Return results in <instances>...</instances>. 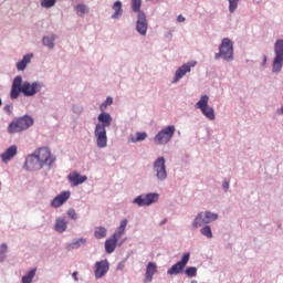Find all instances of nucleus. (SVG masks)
<instances>
[{
  "mask_svg": "<svg viewBox=\"0 0 283 283\" xmlns=\"http://www.w3.org/2000/svg\"><path fill=\"white\" fill-rule=\"evenodd\" d=\"M154 202H158V193L140 195L133 201V203L138 205V207H149V205H154Z\"/></svg>",
  "mask_w": 283,
  "mask_h": 283,
  "instance_id": "10",
  "label": "nucleus"
},
{
  "mask_svg": "<svg viewBox=\"0 0 283 283\" xmlns=\"http://www.w3.org/2000/svg\"><path fill=\"white\" fill-rule=\"evenodd\" d=\"M38 92H41V83L33 82H23L22 83V94L24 96H34Z\"/></svg>",
  "mask_w": 283,
  "mask_h": 283,
  "instance_id": "14",
  "label": "nucleus"
},
{
  "mask_svg": "<svg viewBox=\"0 0 283 283\" xmlns=\"http://www.w3.org/2000/svg\"><path fill=\"white\" fill-rule=\"evenodd\" d=\"M153 169L158 180H167V166L165 165V157H158L153 165Z\"/></svg>",
  "mask_w": 283,
  "mask_h": 283,
  "instance_id": "8",
  "label": "nucleus"
},
{
  "mask_svg": "<svg viewBox=\"0 0 283 283\" xmlns=\"http://www.w3.org/2000/svg\"><path fill=\"white\" fill-rule=\"evenodd\" d=\"M35 157L42 164V167H50L52 163H54V157L52 156V153L50 151V148H40L34 153Z\"/></svg>",
  "mask_w": 283,
  "mask_h": 283,
  "instance_id": "9",
  "label": "nucleus"
},
{
  "mask_svg": "<svg viewBox=\"0 0 283 283\" xmlns=\"http://www.w3.org/2000/svg\"><path fill=\"white\" fill-rule=\"evenodd\" d=\"M97 120L102 123L95 126L97 147H99V149H105V147H107V130L105 127L112 125V115H109V113H102L98 115Z\"/></svg>",
  "mask_w": 283,
  "mask_h": 283,
  "instance_id": "1",
  "label": "nucleus"
},
{
  "mask_svg": "<svg viewBox=\"0 0 283 283\" xmlns=\"http://www.w3.org/2000/svg\"><path fill=\"white\" fill-rule=\"evenodd\" d=\"M107 271H109V262L107 260L97 261L95 263L96 280H101V277H105V275H107Z\"/></svg>",
  "mask_w": 283,
  "mask_h": 283,
  "instance_id": "16",
  "label": "nucleus"
},
{
  "mask_svg": "<svg viewBox=\"0 0 283 283\" xmlns=\"http://www.w3.org/2000/svg\"><path fill=\"white\" fill-rule=\"evenodd\" d=\"M32 56H33L32 54L24 55L22 61L17 63V70H19V72H23V70L28 67V63L32 61Z\"/></svg>",
  "mask_w": 283,
  "mask_h": 283,
  "instance_id": "23",
  "label": "nucleus"
},
{
  "mask_svg": "<svg viewBox=\"0 0 283 283\" xmlns=\"http://www.w3.org/2000/svg\"><path fill=\"white\" fill-rule=\"evenodd\" d=\"M113 103H114V99L111 96H108L106 101L99 105L101 112H105V109H107V106L112 105Z\"/></svg>",
  "mask_w": 283,
  "mask_h": 283,
  "instance_id": "35",
  "label": "nucleus"
},
{
  "mask_svg": "<svg viewBox=\"0 0 283 283\" xmlns=\"http://www.w3.org/2000/svg\"><path fill=\"white\" fill-rule=\"evenodd\" d=\"M17 156V146L12 145L10 146L2 155L1 159L2 163H10L12 160V157Z\"/></svg>",
  "mask_w": 283,
  "mask_h": 283,
  "instance_id": "20",
  "label": "nucleus"
},
{
  "mask_svg": "<svg viewBox=\"0 0 283 283\" xmlns=\"http://www.w3.org/2000/svg\"><path fill=\"white\" fill-rule=\"evenodd\" d=\"M190 254L186 253L182 255L181 260L178 261L176 264H174L168 271V275H178L185 266H187V263L189 262Z\"/></svg>",
  "mask_w": 283,
  "mask_h": 283,
  "instance_id": "13",
  "label": "nucleus"
},
{
  "mask_svg": "<svg viewBox=\"0 0 283 283\" xmlns=\"http://www.w3.org/2000/svg\"><path fill=\"white\" fill-rule=\"evenodd\" d=\"M22 83L23 78L21 77V75L14 77L10 93V97L12 98V101L19 98V95L21 94V92H23Z\"/></svg>",
  "mask_w": 283,
  "mask_h": 283,
  "instance_id": "15",
  "label": "nucleus"
},
{
  "mask_svg": "<svg viewBox=\"0 0 283 283\" xmlns=\"http://www.w3.org/2000/svg\"><path fill=\"white\" fill-rule=\"evenodd\" d=\"M229 1V12L231 14H233V12H235V10H238V2L240 0H228Z\"/></svg>",
  "mask_w": 283,
  "mask_h": 283,
  "instance_id": "34",
  "label": "nucleus"
},
{
  "mask_svg": "<svg viewBox=\"0 0 283 283\" xmlns=\"http://www.w3.org/2000/svg\"><path fill=\"white\" fill-rule=\"evenodd\" d=\"M142 6H143V0H132L133 12H138Z\"/></svg>",
  "mask_w": 283,
  "mask_h": 283,
  "instance_id": "37",
  "label": "nucleus"
},
{
  "mask_svg": "<svg viewBox=\"0 0 283 283\" xmlns=\"http://www.w3.org/2000/svg\"><path fill=\"white\" fill-rule=\"evenodd\" d=\"M165 222H167L166 220L161 222V224H165Z\"/></svg>",
  "mask_w": 283,
  "mask_h": 283,
  "instance_id": "48",
  "label": "nucleus"
},
{
  "mask_svg": "<svg viewBox=\"0 0 283 283\" xmlns=\"http://www.w3.org/2000/svg\"><path fill=\"white\" fill-rule=\"evenodd\" d=\"M67 216L69 218H71V220H76L78 218V216L76 214V210L74 209H69Z\"/></svg>",
  "mask_w": 283,
  "mask_h": 283,
  "instance_id": "39",
  "label": "nucleus"
},
{
  "mask_svg": "<svg viewBox=\"0 0 283 283\" xmlns=\"http://www.w3.org/2000/svg\"><path fill=\"white\" fill-rule=\"evenodd\" d=\"M6 260V254L0 252V262H3Z\"/></svg>",
  "mask_w": 283,
  "mask_h": 283,
  "instance_id": "45",
  "label": "nucleus"
},
{
  "mask_svg": "<svg viewBox=\"0 0 283 283\" xmlns=\"http://www.w3.org/2000/svg\"><path fill=\"white\" fill-rule=\"evenodd\" d=\"M202 224H207L205 222V213L200 212L199 214L196 216L195 221L192 222V229H200Z\"/></svg>",
  "mask_w": 283,
  "mask_h": 283,
  "instance_id": "25",
  "label": "nucleus"
},
{
  "mask_svg": "<svg viewBox=\"0 0 283 283\" xmlns=\"http://www.w3.org/2000/svg\"><path fill=\"white\" fill-rule=\"evenodd\" d=\"M72 275H73V279L75 280V282H78V276H77L78 272L75 271V272H73Z\"/></svg>",
  "mask_w": 283,
  "mask_h": 283,
  "instance_id": "43",
  "label": "nucleus"
},
{
  "mask_svg": "<svg viewBox=\"0 0 283 283\" xmlns=\"http://www.w3.org/2000/svg\"><path fill=\"white\" fill-rule=\"evenodd\" d=\"M223 59L231 61L233 59V42L229 38H224L219 46V53H216L214 59Z\"/></svg>",
  "mask_w": 283,
  "mask_h": 283,
  "instance_id": "4",
  "label": "nucleus"
},
{
  "mask_svg": "<svg viewBox=\"0 0 283 283\" xmlns=\"http://www.w3.org/2000/svg\"><path fill=\"white\" fill-rule=\"evenodd\" d=\"M87 241L85 239H77L66 247L67 251H72V249H78L81 244H85Z\"/></svg>",
  "mask_w": 283,
  "mask_h": 283,
  "instance_id": "30",
  "label": "nucleus"
},
{
  "mask_svg": "<svg viewBox=\"0 0 283 283\" xmlns=\"http://www.w3.org/2000/svg\"><path fill=\"white\" fill-rule=\"evenodd\" d=\"M203 213V222L206 224H209V222H213L216 220H218V214L217 213H212L210 211H206L202 212Z\"/></svg>",
  "mask_w": 283,
  "mask_h": 283,
  "instance_id": "26",
  "label": "nucleus"
},
{
  "mask_svg": "<svg viewBox=\"0 0 283 283\" xmlns=\"http://www.w3.org/2000/svg\"><path fill=\"white\" fill-rule=\"evenodd\" d=\"M94 237L96 240H103V238L107 237V229L105 227H98L95 229Z\"/></svg>",
  "mask_w": 283,
  "mask_h": 283,
  "instance_id": "27",
  "label": "nucleus"
},
{
  "mask_svg": "<svg viewBox=\"0 0 283 283\" xmlns=\"http://www.w3.org/2000/svg\"><path fill=\"white\" fill-rule=\"evenodd\" d=\"M191 67H196V62L191 61L188 62L184 65H181L175 73V80L172 81V83H178V81H180V78H182V76H185V74L191 72Z\"/></svg>",
  "mask_w": 283,
  "mask_h": 283,
  "instance_id": "17",
  "label": "nucleus"
},
{
  "mask_svg": "<svg viewBox=\"0 0 283 283\" xmlns=\"http://www.w3.org/2000/svg\"><path fill=\"white\" fill-rule=\"evenodd\" d=\"M147 138V133H136V135L130 136V140L133 143H140L142 140H145Z\"/></svg>",
  "mask_w": 283,
  "mask_h": 283,
  "instance_id": "31",
  "label": "nucleus"
},
{
  "mask_svg": "<svg viewBox=\"0 0 283 283\" xmlns=\"http://www.w3.org/2000/svg\"><path fill=\"white\" fill-rule=\"evenodd\" d=\"M56 38L54 36V35H46V36H44L43 38V40H42V43H43V45H45L46 48H50V50H52V48H54V40H55Z\"/></svg>",
  "mask_w": 283,
  "mask_h": 283,
  "instance_id": "29",
  "label": "nucleus"
},
{
  "mask_svg": "<svg viewBox=\"0 0 283 283\" xmlns=\"http://www.w3.org/2000/svg\"><path fill=\"white\" fill-rule=\"evenodd\" d=\"M223 189L229 191V181H223Z\"/></svg>",
  "mask_w": 283,
  "mask_h": 283,
  "instance_id": "42",
  "label": "nucleus"
},
{
  "mask_svg": "<svg viewBox=\"0 0 283 283\" xmlns=\"http://www.w3.org/2000/svg\"><path fill=\"white\" fill-rule=\"evenodd\" d=\"M54 229H55V231H57V233H63V231H66V229H67V220H65V218L56 219Z\"/></svg>",
  "mask_w": 283,
  "mask_h": 283,
  "instance_id": "24",
  "label": "nucleus"
},
{
  "mask_svg": "<svg viewBox=\"0 0 283 283\" xmlns=\"http://www.w3.org/2000/svg\"><path fill=\"white\" fill-rule=\"evenodd\" d=\"M1 105H2V102H1V98H0V107H1Z\"/></svg>",
  "mask_w": 283,
  "mask_h": 283,
  "instance_id": "47",
  "label": "nucleus"
},
{
  "mask_svg": "<svg viewBox=\"0 0 283 283\" xmlns=\"http://www.w3.org/2000/svg\"><path fill=\"white\" fill-rule=\"evenodd\" d=\"M69 180L73 184V187H77V185H83L87 180V176H81V174L73 171L69 175Z\"/></svg>",
  "mask_w": 283,
  "mask_h": 283,
  "instance_id": "19",
  "label": "nucleus"
},
{
  "mask_svg": "<svg viewBox=\"0 0 283 283\" xmlns=\"http://www.w3.org/2000/svg\"><path fill=\"white\" fill-rule=\"evenodd\" d=\"M34 125V119L29 115H24L18 119L11 122L7 128L8 134H19L20 132H25Z\"/></svg>",
  "mask_w": 283,
  "mask_h": 283,
  "instance_id": "2",
  "label": "nucleus"
},
{
  "mask_svg": "<svg viewBox=\"0 0 283 283\" xmlns=\"http://www.w3.org/2000/svg\"><path fill=\"white\" fill-rule=\"evenodd\" d=\"M127 228V219L120 221L119 227L114 232L112 238L105 241V251L106 253H114L116 251V244H118V240L125 234V229Z\"/></svg>",
  "mask_w": 283,
  "mask_h": 283,
  "instance_id": "3",
  "label": "nucleus"
},
{
  "mask_svg": "<svg viewBox=\"0 0 283 283\" xmlns=\"http://www.w3.org/2000/svg\"><path fill=\"white\" fill-rule=\"evenodd\" d=\"M24 167L27 171H39V169H43L41 161L35 154L29 155L25 159Z\"/></svg>",
  "mask_w": 283,
  "mask_h": 283,
  "instance_id": "12",
  "label": "nucleus"
},
{
  "mask_svg": "<svg viewBox=\"0 0 283 283\" xmlns=\"http://www.w3.org/2000/svg\"><path fill=\"white\" fill-rule=\"evenodd\" d=\"M7 252H8V244L2 243L0 245V253H3L6 255Z\"/></svg>",
  "mask_w": 283,
  "mask_h": 283,
  "instance_id": "40",
  "label": "nucleus"
},
{
  "mask_svg": "<svg viewBox=\"0 0 283 283\" xmlns=\"http://www.w3.org/2000/svg\"><path fill=\"white\" fill-rule=\"evenodd\" d=\"M4 112H6L7 114H12V106H11V105H6V106H4Z\"/></svg>",
  "mask_w": 283,
  "mask_h": 283,
  "instance_id": "41",
  "label": "nucleus"
},
{
  "mask_svg": "<svg viewBox=\"0 0 283 283\" xmlns=\"http://www.w3.org/2000/svg\"><path fill=\"white\" fill-rule=\"evenodd\" d=\"M191 283H198V281H191Z\"/></svg>",
  "mask_w": 283,
  "mask_h": 283,
  "instance_id": "46",
  "label": "nucleus"
},
{
  "mask_svg": "<svg viewBox=\"0 0 283 283\" xmlns=\"http://www.w3.org/2000/svg\"><path fill=\"white\" fill-rule=\"evenodd\" d=\"M156 271H157L156 263L149 262L146 268V274H145L146 282H151V280H154V275L156 274Z\"/></svg>",
  "mask_w": 283,
  "mask_h": 283,
  "instance_id": "21",
  "label": "nucleus"
},
{
  "mask_svg": "<svg viewBox=\"0 0 283 283\" xmlns=\"http://www.w3.org/2000/svg\"><path fill=\"white\" fill-rule=\"evenodd\" d=\"M70 191L61 192L51 201V207H53L54 209H59V207H62V205H65V202L70 200Z\"/></svg>",
  "mask_w": 283,
  "mask_h": 283,
  "instance_id": "18",
  "label": "nucleus"
},
{
  "mask_svg": "<svg viewBox=\"0 0 283 283\" xmlns=\"http://www.w3.org/2000/svg\"><path fill=\"white\" fill-rule=\"evenodd\" d=\"M56 3V0H42V8H52Z\"/></svg>",
  "mask_w": 283,
  "mask_h": 283,
  "instance_id": "38",
  "label": "nucleus"
},
{
  "mask_svg": "<svg viewBox=\"0 0 283 283\" xmlns=\"http://www.w3.org/2000/svg\"><path fill=\"white\" fill-rule=\"evenodd\" d=\"M34 275H36V268L31 269L27 275L22 276V283H32Z\"/></svg>",
  "mask_w": 283,
  "mask_h": 283,
  "instance_id": "28",
  "label": "nucleus"
},
{
  "mask_svg": "<svg viewBox=\"0 0 283 283\" xmlns=\"http://www.w3.org/2000/svg\"><path fill=\"white\" fill-rule=\"evenodd\" d=\"M174 134H176V126H166L154 137L155 145H167L174 138Z\"/></svg>",
  "mask_w": 283,
  "mask_h": 283,
  "instance_id": "5",
  "label": "nucleus"
},
{
  "mask_svg": "<svg viewBox=\"0 0 283 283\" xmlns=\"http://www.w3.org/2000/svg\"><path fill=\"white\" fill-rule=\"evenodd\" d=\"M75 11L80 17H83L84 14H87V12H90V9L85 4H77L75 6Z\"/></svg>",
  "mask_w": 283,
  "mask_h": 283,
  "instance_id": "32",
  "label": "nucleus"
},
{
  "mask_svg": "<svg viewBox=\"0 0 283 283\" xmlns=\"http://www.w3.org/2000/svg\"><path fill=\"white\" fill-rule=\"evenodd\" d=\"M196 107L202 112L206 118L209 120H216V112L213 111V107L209 106L208 95H202L199 102L196 103Z\"/></svg>",
  "mask_w": 283,
  "mask_h": 283,
  "instance_id": "6",
  "label": "nucleus"
},
{
  "mask_svg": "<svg viewBox=\"0 0 283 283\" xmlns=\"http://www.w3.org/2000/svg\"><path fill=\"white\" fill-rule=\"evenodd\" d=\"M201 235H205V237L208 238V239L213 238V232H211V227L205 226V227L201 229Z\"/></svg>",
  "mask_w": 283,
  "mask_h": 283,
  "instance_id": "33",
  "label": "nucleus"
},
{
  "mask_svg": "<svg viewBox=\"0 0 283 283\" xmlns=\"http://www.w3.org/2000/svg\"><path fill=\"white\" fill-rule=\"evenodd\" d=\"M134 12H138L136 30L138 34H142V36H145V34H147V28H148L147 15L145 14V12L140 11V9Z\"/></svg>",
  "mask_w": 283,
  "mask_h": 283,
  "instance_id": "11",
  "label": "nucleus"
},
{
  "mask_svg": "<svg viewBox=\"0 0 283 283\" xmlns=\"http://www.w3.org/2000/svg\"><path fill=\"white\" fill-rule=\"evenodd\" d=\"M275 57L273 61L272 71L277 73L282 72L283 65V40H277L274 45Z\"/></svg>",
  "mask_w": 283,
  "mask_h": 283,
  "instance_id": "7",
  "label": "nucleus"
},
{
  "mask_svg": "<svg viewBox=\"0 0 283 283\" xmlns=\"http://www.w3.org/2000/svg\"><path fill=\"white\" fill-rule=\"evenodd\" d=\"M186 275H188V277H196V275H198V269L191 266V268H187L185 271Z\"/></svg>",
  "mask_w": 283,
  "mask_h": 283,
  "instance_id": "36",
  "label": "nucleus"
},
{
  "mask_svg": "<svg viewBox=\"0 0 283 283\" xmlns=\"http://www.w3.org/2000/svg\"><path fill=\"white\" fill-rule=\"evenodd\" d=\"M177 21H178L179 23H184L185 17L178 15Z\"/></svg>",
  "mask_w": 283,
  "mask_h": 283,
  "instance_id": "44",
  "label": "nucleus"
},
{
  "mask_svg": "<svg viewBox=\"0 0 283 283\" xmlns=\"http://www.w3.org/2000/svg\"><path fill=\"white\" fill-rule=\"evenodd\" d=\"M114 13L112 14V19H120L123 17V2L117 0L113 4Z\"/></svg>",
  "mask_w": 283,
  "mask_h": 283,
  "instance_id": "22",
  "label": "nucleus"
}]
</instances>
